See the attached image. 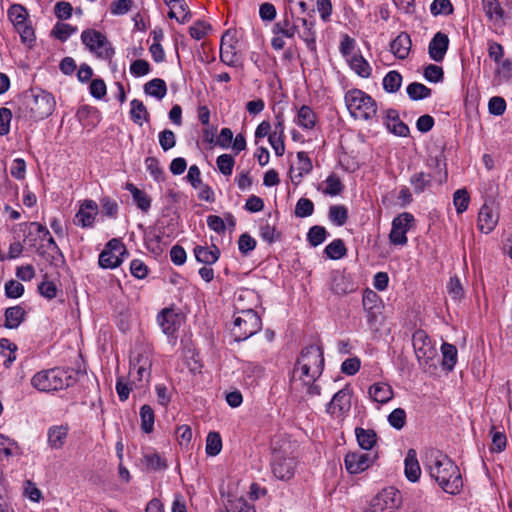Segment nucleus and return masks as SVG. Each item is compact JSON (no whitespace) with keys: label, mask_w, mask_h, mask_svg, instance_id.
<instances>
[{"label":"nucleus","mask_w":512,"mask_h":512,"mask_svg":"<svg viewBox=\"0 0 512 512\" xmlns=\"http://www.w3.org/2000/svg\"><path fill=\"white\" fill-rule=\"evenodd\" d=\"M259 234L262 240L269 244L278 241L281 237V233L276 229V227L269 223H263L260 225Z\"/></svg>","instance_id":"3c124183"},{"label":"nucleus","mask_w":512,"mask_h":512,"mask_svg":"<svg viewBox=\"0 0 512 512\" xmlns=\"http://www.w3.org/2000/svg\"><path fill=\"white\" fill-rule=\"evenodd\" d=\"M194 255L198 262L206 265H212L219 259L220 250L216 246H213L212 248L196 246L194 248Z\"/></svg>","instance_id":"7c9ffc66"},{"label":"nucleus","mask_w":512,"mask_h":512,"mask_svg":"<svg viewBox=\"0 0 512 512\" xmlns=\"http://www.w3.org/2000/svg\"><path fill=\"white\" fill-rule=\"evenodd\" d=\"M21 454V448L16 441L0 434V460H9L10 457Z\"/></svg>","instance_id":"2f4dec72"},{"label":"nucleus","mask_w":512,"mask_h":512,"mask_svg":"<svg viewBox=\"0 0 512 512\" xmlns=\"http://www.w3.org/2000/svg\"><path fill=\"white\" fill-rule=\"evenodd\" d=\"M130 105H131V110H130L131 119L136 124L142 125L143 121L148 120L149 114H148L147 109L142 101H140L138 99H133L131 101Z\"/></svg>","instance_id":"79ce46f5"},{"label":"nucleus","mask_w":512,"mask_h":512,"mask_svg":"<svg viewBox=\"0 0 512 512\" xmlns=\"http://www.w3.org/2000/svg\"><path fill=\"white\" fill-rule=\"evenodd\" d=\"M222 440L218 432H209L206 438V453L209 456H216L221 452Z\"/></svg>","instance_id":"09e8293b"},{"label":"nucleus","mask_w":512,"mask_h":512,"mask_svg":"<svg viewBox=\"0 0 512 512\" xmlns=\"http://www.w3.org/2000/svg\"><path fill=\"white\" fill-rule=\"evenodd\" d=\"M331 290L334 294L343 296L356 290L351 277L340 271H334L331 276Z\"/></svg>","instance_id":"a211bd4d"},{"label":"nucleus","mask_w":512,"mask_h":512,"mask_svg":"<svg viewBox=\"0 0 512 512\" xmlns=\"http://www.w3.org/2000/svg\"><path fill=\"white\" fill-rule=\"evenodd\" d=\"M133 0H114L110 4V12L114 16L127 14L133 7Z\"/></svg>","instance_id":"bf43d9fd"},{"label":"nucleus","mask_w":512,"mask_h":512,"mask_svg":"<svg viewBox=\"0 0 512 512\" xmlns=\"http://www.w3.org/2000/svg\"><path fill=\"white\" fill-rule=\"evenodd\" d=\"M345 105L354 119L370 121L377 114V103L360 89H351L345 93Z\"/></svg>","instance_id":"7ed1b4c3"},{"label":"nucleus","mask_w":512,"mask_h":512,"mask_svg":"<svg viewBox=\"0 0 512 512\" xmlns=\"http://www.w3.org/2000/svg\"><path fill=\"white\" fill-rule=\"evenodd\" d=\"M374 459L375 456L356 451L346 454L344 463L350 474H358L368 469L373 464Z\"/></svg>","instance_id":"4468645a"},{"label":"nucleus","mask_w":512,"mask_h":512,"mask_svg":"<svg viewBox=\"0 0 512 512\" xmlns=\"http://www.w3.org/2000/svg\"><path fill=\"white\" fill-rule=\"evenodd\" d=\"M388 422L393 428L397 430L402 429L406 423L405 410L402 408L394 409L388 416Z\"/></svg>","instance_id":"e2e57ef3"},{"label":"nucleus","mask_w":512,"mask_h":512,"mask_svg":"<svg viewBox=\"0 0 512 512\" xmlns=\"http://www.w3.org/2000/svg\"><path fill=\"white\" fill-rule=\"evenodd\" d=\"M140 418H141V429L145 433H150L153 431L154 427V412L149 405H143L140 409Z\"/></svg>","instance_id":"de8ad7c7"},{"label":"nucleus","mask_w":512,"mask_h":512,"mask_svg":"<svg viewBox=\"0 0 512 512\" xmlns=\"http://www.w3.org/2000/svg\"><path fill=\"white\" fill-rule=\"evenodd\" d=\"M72 376L64 369L51 368L37 372L31 378V385L40 392H54L71 385Z\"/></svg>","instance_id":"20e7f679"},{"label":"nucleus","mask_w":512,"mask_h":512,"mask_svg":"<svg viewBox=\"0 0 512 512\" xmlns=\"http://www.w3.org/2000/svg\"><path fill=\"white\" fill-rule=\"evenodd\" d=\"M324 365L323 350L319 345L304 348L290 377L291 395L296 397L298 392H304L309 397L320 396L321 387L317 380L323 373Z\"/></svg>","instance_id":"f257e3e1"},{"label":"nucleus","mask_w":512,"mask_h":512,"mask_svg":"<svg viewBox=\"0 0 512 512\" xmlns=\"http://www.w3.org/2000/svg\"><path fill=\"white\" fill-rule=\"evenodd\" d=\"M25 311L20 306L9 307L5 311V327L9 329L17 328L23 321Z\"/></svg>","instance_id":"c9c22d12"},{"label":"nucleus","mask_w":512,"mask_h":512,"mask_svg":"<svg viewBox=\"0 0 512 512\" xmlns=\"http://www.w3.org/2000/svg\"><path fill=\"white\" fill-rule=\"evenodd\" d=\"M325 183L326 188L323 192L330 196H336L340 194L344 188L340 178L336 174L329 175Z\"/></svg>","instance_id":"6e6d98bb"},{"label":"nucleus","mask_w":512,"mask_h":512,"mask_svg":"<svg viewBox=\"0 0 512 512\" xmlns=\"http://www.w3.org/2000/svg\"><path fill=\"white\" fill-rule=\"evenodd\" d=\"M8 18L16 28L28 23V12L24 6L20 4H13L8 9Z\"/></svg>","instance_id":"ea45409f"},{"label":"nucleus","mask_w":512,"mask_h":512,"mask_svg":"<svg viewBox=\"0 0 512 512\" xmlns=\"http://www.w3.org/2000/svg\"><path fill=\"white\" fill-rule=\"evenodd\" d=\"M327 238V231L323 226H312L307 234V240L311 246L316 247L322 244Z\"/></svg>","instance_id":"8fccbe9b"},{"label":"nucleus","mask_w":512,"mask_h":512,"mask_svg":"<svg viewBox=\"0 0 512 512\" xmlns=\"http://www.w3.org/2000/svg\"><path fill=\"white\" fill-rule=\"evenodd\" d=\"M368 394L373 401L379 404L388 403L394 396L392 387L385 382L372 384L369 387Z\"/></svg>","instance_id":"5701e85b"},{"label":"nucleus","mask_w":512,"mask_h":512,"mask_svg":"<svg viewBox=\"0 0 512 512\" xmlns=\"http://www.w3.org/2000/svg\"><path fill=\"white\" fill-rule=\"evenodd\" d=\"M261 327V318L254 310H242L234 316L231 334L235 341L240 342L256 334Z\"/></svg>","instance_id":"423d86ee"},{"label":"nucleus","mask_w":512,"mask_h":512,"mask_svg":"<svg viewBox=\"0 0 512 512\" xmlns=\"http://www.w3.org/2000/svg\"><path fill=\"white\" fill-rule=\"evenodd\" d=\"M430 12L433 16L450 15L453 13V6L450 0H434L430 5Z\"/></svg>","instance_id":"5fc2aeb1"},{"label":"nucleus","mask_w":512,"mask_h":512,"mask_svg":"<svg viewBox=\"0 0 512 512\" xmlns=\"http://www.w3.org/2000/svg\"><path fill=\"white\" fill-rule=\"evenodd\" d=\"M385 125L387 129L396 136L406 137L409 134V127L399 119V114L394 109L385 112Z\"/></svg>","instance_id":"aec40b11"},{"label":"nucleus","mask_w":512,"mask_h":512,"mask_svg":"<svg viewBox=\"0 0 512 512\" xmlns=\"http://www.w3.org/2000/svg\"><path fill=\"white\" fill-rule=\"evenodd\" d=\"M68 434L65 426H54L48 430V445L52 449H60L63 447Z\"/></svg>","instance_id":"473e14b6"},{"label":"nucleus","mask_w":512,"mask_h":512,"mask_svg":"<svg viewBox=\"0 0 512 512\" xmlns=\"http://www.w3.org/2000/svg\"><path fill=\"white\" fill-rule=\"evenodd\" d=\"M145 165L147 171L155 181L160 182L164 180V171L160 166V162L157 158L147 157L145 160Z\"/></svg>","instance_id":"603ef678"},{"label":"nucleus","mask_w":512,"mask_h":512,"mask_svg":"<svg viewBox=\"0 0 512 512\" xmlns=\"http://www.w3.org/2000/svg\"><path fill=\"white\" fill-rule=\"evenodd\" d=\"M314 212V204L308 198H300L295 206V215L300 218L311 216Z\"/></svg>","instance_id":"13d9d810"},{"label":"nucleus","mask_w":512,"mask_h":512,"mask_svg":"<svg viewBox=\"0 0 512 512\" xmlns=\"http://www.w3.org/2000/svg\"><path fill=\"white\" fill-rule=\"evenodd\" d=\"M273 34L282 35L286 38H293L298 32V26L293 22V15L286 12L283 19L277 21L272 29Z\"/></svg>","instance_id":"b1692460"},{"label":"nucleus","mask_w":512,"mask_h":512,"mask_svg":"<svg viewBox=\"0 0 512 512\" xmlns=\"http://www.w3.org/2000/svg\"><path fill=\"white\" fill-rule=\"evenodd\" d=\"M216 164H217L219 171L223 175L230 176L233 171L235 160L229 154H222L217 157Z\"/></svg>","instance_id":"4d7b16f0"},{"label":"nucleus","mask_w":512,"mask_h":512,"mask_svg":"<svg viewBox=\"0 0 512 512\" xmlns=\"http://www.w3.org/2000/svg\"><path fill=\"white\" fill-rule=\"evenodd\" d=\"M497 224V216L491 207L483 205L478 214V228L483 233H490Z\"/></svg>","instance_id":"393cba45"},{"label":"nucleus","mask_w":512,"mask_h":512,"mask_svg":"<svg viewBox=\"0 0 512 512\" xmlns=\"http://www.w3.org/2000/svg\"><path fill=\"white\" fill-rule=\"evenodd\" d=\"M405 475L407 479L411 482H416L421 475V469L420 465L418 463V460L416 458V452L413 449H410L407 452L405 461Z\"/></svg>","instance_id":"c756f323"},{"label":"nucleus","mask_w":512,"mask_h":512,"mask_svg":"<svg viewBox=\"0 0 512 512\" xmlns=\"http://www.w3.org/2000/svg\"><path fill=\"white\" fill-rule=\"evenodd\" d=\"M350 68L360 77L368 78L371 75V66L368 61L360 54H354L348 58Z\"/></svg>","instance_id":"72a5a7b5"},{"label":"nucleus","mask_w":512,"mask_h":512,"mask_svg":"<svg viewBox=\"0 0 512 512\" xmlns=\"http://www.w3.org/2000/svg\"><path fill=\"white\" fill-rule=\"evenodd\" d=\"M355 435L359 446L364 450H371L377 442V435L373 429L357 427Z\"/></svg>","instance_id":"f704fd0d"},{"label":"nucleus","mask_w":512,"mask_h":512,"mask_svg":"<svg viewBox=\"0 0 512 512\" xmlns=\"http://www.w3.org/2000/svg\"><path fill=\"white\" fill-rule=\"evenodd\" d=\"M144 463L148 469L160 470L166 468V463L158 453L144 455Z\"/></svg>","instance_id":"69168bd1"},{"label":"nucleus","mask_w":512,"mask_h":512,"mask_svg":"<svg viewBox=\"0 0 512 512\" xmlns=\"http://www.w3.org/2000/svg\"><path fill=\"white\" fill-rule=\"evenodd\" d=\"M98 213V206L93 200H85L76 213L74 223L83 228L92 227Z\"/></svg>","instance_id":"dca6fc26"},{"label":"nucleus","mask_w":512,"mask_h":512,"mask_svg":"<svg viewBox=\"0 0 512 512\" xmlns=\"http://www.w3.org/2000/svg\"><path fill=\"white\" fill-rule=\"evenodd\" d=\"M158 324L166 335H173L181 324V318L173 309H164L158 315Z\"/></svg>","instance_id":"6ab92c4d"},{"label":"nucleus","mask_w":512,"mask_h":512,"mask_svg":"<svg viewBox=\"0 0 512 512\" xmlns=\"http://www.w3.org/2000/svg\"><path fill=\"white\" fill-rule=\"evenodd\" d=\"M482 9L488 20L495 26H501L504 21V10L498 0H481Z\"/></svg>","instance_id":"4be33fe9"},{"label":"nucleus","mask_w":512,"mask_h":512,"mask_svg":"<svg viewBox=\"0 0 512 512\" xmlns=\"http://www.w3.org/2000/svg\"><path fill=\"white\" fill-rule=\"evenodd\" d=\"M329 220L337 226H343L348 219V211L344 205H332L329 208Z\"/></svg>","instance_id":"a18cd8bd"},{"label":"nucleus","mask_w":512,"mask_h":512,"mask_svg":"<svg viewBox=\"0 0 512 512\" xmlns=\"http://www.w3.org/2000/svg\"><path fill=\"white\" fill-rule=\"evenodd\" d=\"M470 197L466 189H458L453 195V203L457 213H463L467 210Z\"/></svg>","instance_id":"864d4df0"},{"label":"nucleus","mask_w":512,"mask_h":512,"mask_svg":"<svg viewBox=\"0 0 512 512\" xmlns=\"http://www.w3.org/2000/svg\"><path fill=\"white\" fill-rule=\"evenodd\" d=\"M295 123L304 130H312L317 123V116L312 108L302 105L297 112Z\"/></svg>","instance_id":"bb28decb"},{"label":"nucleus","mask_w":512,"mask_h":512,"mask_svg":"<svg viewBox=\"0 0 512 512\" xmlns=\"http://www.w3.org/2000/svg\"><path fill=\"white\" fill-rule=\"evenodd\" d=\"M164 2L170 7L169 18L182 24L190 19L188 7L183 0H164Z\"/></svg>","instance_id":"a878e982"},{"label":"nucleus","mask_w":512,"mask_h":512,"mask_svg":"<svg viewBox=\"0 0 512 512\" xmlns=\"http://www.w3.org/2000/svg\"><path fill=\"white\" fill-rule=\"evenodd\" d=\"M409 182L414 190V193L421 194L428 187H430L432 182V176L431 174L426 172H418L410 177Z\"/></svg>","instance_id":"58836bf2"},{"label":"nucleus","mask_w":512,"mask_h":512,"mask_svg":"<svg viewBox=\"0 0 512 512\" xmlns=\"http://www.w3.org/2000/svg\"><path fill=\"white\" fill-rule=\"evenodd\" d=\"M130 366L151 368V350L149 347L136 348L131 355Z\"/></svg>","instance_id":"e433bc0d"},{"label":"nucleus","mask_w":512,"mask_h":512,"mask_svg":"<svg viewBox=\"0 0 512 512\" xmlns=\"http://www.w3.org/2000/svg\"><path fill=\"white\" fill-rule=\"evenodd\" d=\"M406 91L409 98L414 101L428 98L431 95V89L419 82L409 84Z\"/></svg>","instance_id":"c03bdc74"},{"label":"nucleus","mask_w":512,"mask_h":512,"mask_svg":"<svg viewBox=\"0 0 512 512\" xmlns=\"http://www.w3.org/2000/svg\"><path fill=\"white\" fill-rule=\"evenodd\" d=\"M347 249L341 239H334L324 250L326 256L333 260H338L346 255Z\"/></svg>","instance_id":"37998d69"},{"label":"nucleus","mask_w":512,"mask_h":512,"mask_svg":"<svg viewBox=\"0 0 512 512\" xmlns=\"http://www.w3.org/2000/svg\"><path fill=\"white\" fill-rule=\"evenodd\" d=\"M236 38L234 33L227 31L221 38L220 60L227 66L235 67L238 56L235 50Z\"/></svg>","instance_id":"2eb2a0df"},{"label":"nucleus","mask_w":512,"mask_h":512,"mask_svg":"<svg viewBox=\"0 0 512 512\" xmlns=\"http://www.w3.org/2000/svg\"><path fill=\"white\" fill-rule=\"evenodd\" d=\"M413 221L410 213L404 212L393 219L392 228L389 234L390 242L394 245H405L407 243L406 233L409 229L408 225Z\"/></svg>","instance_id":"ddd939ff"},{"label":"nucleus","mask_w":512,"mask_h":512,"mask_svg":"<svg viewBox=\"0 0 512 512\" xmlns=\"http://www.w3.org/2000/svg\"><path fill=\"white\" fill-rule=\"evenodd\" d=\"M47 248L51 252L46 253L39 248L37 251L38 254L44 257L46 261L53 266H60L64 263V256L52 236H49Z\"/></svg>","instance_id":"c85d7f7f"},{"label":"nucleus","mask_w":512,"mask_h":512,"mask_svg":"<svg viewBox=\"0 0 512 512\" xmlns=\"http://www.w3.org/2000/svg\"><path fill=\"white\" fill-rule=\"evenodd\" d=\"M447 292L453 300H460L464 297V289L460 279L457 276L450 278L447 284Z\"/></svg>","instance_id":"680f3d73"},{"label":"nucleus","mask_w":512,"mask_h":512,"mask_svg":"<svg viewBox=\"0 0 512 512\" xmlns=\"http://www.w3.org/2000/svg\"><path fill=\"white\" fill-rule=\"evenodd\" d=\"M129 377L132 379L133 383L136 381L148 382L150 377V368L141 367V366H130Z\"/></svg>","instance_id":"774afa93"},{"label":"nucleus","mask_w":512,"mask_h":512,"mask_svg":"<svg viewBox=\"0 0 512 512\" xmlns=\"http://www.w3.org/2000/svg\"><path fill=\"white\" fill-rule=\"evenodd\" d=\"M423 465L444 492L451 495L460 493L463 487L460 470L447 455L438 449L428 448L424 453Z\"/></svg>","instance_id":"f03ea898"},{"label":"nucleus","mask_w":512,"mask_h":512,"mask_svg":"<svg viewBox=\"0 0 512 512\" xmlns=\"http://www.w3.org/2000/svg\"><path fill=\"white\" fill-rule=\"evenodd\" d=\"M297 461L293 457H287L281 452L275 451L271 462L273 475L281 481H289L294 477Z\"/></svg>","instance_id":"f8f14e48"},{"label":"nucleus","mask_w":512,"mask_h":512,"mask_svg":"<svg viewBox=\"0 0 512 512\" xmlns=\"http://www.w3.org/2000/svg\"><path fill=\"white\" fill-rule=\"evenodd\" d=\"M81 41L86 48L98 58L108 60L114 55V49L107 37L95 29H86L81 34Z\"/></svg>","instance_id":"0eeeda50"},{"label":"nucleus","mask_w":512,"mask_h":512,"mask_svg":"<svg viewBox=\"0 0 512 512\" xmlns=\"http://www.w3.org/2000/svg\"><path fill=\"white\" fill-rule=\"evenodd\" d=\"M356 47V41L354 38L350 37L348 34H344L341 37L339 51L340 53L348 60L354 52Z\"/></svg>","instance_id":"0e129e2a"},{"label":"nucleus","mask_w":512,"mask_h":512,"mask_svg":"<svg viewBox=\"0 0 512 512\" xmlns=\"http://www.w3.org/2000/svg\"><path fill=\"white\" fill-rule=\"evenodd\" d=\"M298 20L301 21L303 26V30L297 32L299 37L305 42L311 52H316V32L314 30V23L306 18H299Z\"/></svg>","instance_id":"cd10ccee"},{"label":"nucleus","mask_w":512,"mask_h":512,"mask_svg":"<svg viewBox=\"0 0 512 512\" xmlns=\"http://www.w3.org/2000/svg\"><path fill=\"white\" fill-rule=\"evenodd\" d=\"M24 104L34 120H42L49 117L56 106L53 95L41 89H32L24 97Z\"/></svg>","instance_id":"39448f33"},{"label":"nucleus","mask_w":512,"mask_h":512,"mask_svg":"<svg viewBox=\"0 0 512 512\" xmlns=\"http://www.w3.org/2000/svg\"><path fill=\"white\" fill-rule=\"evenodd\" d=\"M449 47V38L445 33L437 32L428 46V53L435 62L443 61Z\"/></svg>","instance_id":"f3484780"},{"label":"nucleus","mask_w":512,"mask_h":512,"mask_svg":"<svg viewBox=\"0 0 512 512\" xmlns=\"http://www.w3.org/2000/svg\"><path fill=\"white\" fill-rule=\"evenodd\" d=\"M352 391L348 385L334 394L326 406V412L333 418H344L351 409Z\"/></svg>","instance_id":"9b49d317"},{"label":"nucleus","mask_w":512,"mask_h":512,"mask_svg":"<svg viewBox=\"0 0 512 512\" xmlns=\"http://www.w3.org/2000/svg\"><path fill=\"white\" fill-rule=\"evenodd\" d=\"M412 344L420 365L428 364L437 356V350L424 330L418 329L413 333Z\"/></svg>","instance_id":"9d476101"},{"label":"nucleus","mask_w":512,"mask_h":512,"mask_svg":"<svg viewBox=\"0 0 512 512\" xmlns=\"http://www.w3.org/2000/svg\"><path fill=\"white\" fill-rule=\"evenodd\" d=\"M126 254V247L121 240L113 238L100 253L98 259L99 266L104 269H114L121 265Z\"/></svg>","instance_id":"1a4fd4ad"},{"label":"nucleus","mask_w":512,"mask_h":512,"mask_svg":"<svg viewBox=\"0 0 512 512\" xmlns=\"http://www.w3.org/2000/svg\"><path fill=\"white\" fill-rule=\"evenodd\" d=\"M144 91L147 95L161 100L167 94V86L164 80L160 78H154L144 85Z\"/></svg>","instance_id":"4c0bfd02"},{"label":"nucleus","mask_w":512,"mask_h":512,"mask_svg":"<svg viewBox=\"0 0 512 512\" xmlns=\"http://www.w3.org/2000/svg\"><path fill=\"white\" fill-rule=\"evenodd\" d=\"M442 366L448 371L453 370L457 363V349L454 345L444 342L441 346Z\"/></svg>","instance_id":"a19ab883"},{"label":"nucleus","mask_w":512,"mask_h":512,"mask_svg":"<svg viewBox=\"0 0 512 512\" xmlns=\"http://www.w3.org/2000/svg\"><path fill=\"white\" fill-rule=\"evenodd\" d=\"M77 28L67 23H57L53 28V35L60 41H66L72 34L76 32Z\"/></svg>","instance_id":"052dcab7"},{"label":"nucleus","mask_w":512,"mask_h":512,"mask_svg":"<svg viewBox=\"0 0 512 512\" xmlns=\"http://www.w3.org/2000/svg\"><path fill=\"white\" fill-rule=\"evenodd\" d=\"M412 46L410 35L406 32H401L390 44V50L393 55L404 60L408 57Z\"/></svg>","instance_id":"412c9836"},{"label":"nucleus","mask_w":512,"mask_h":512,"mask_svg":"<svg viewBox=\"0 0 512 512\" xmlns=\"http://www.w3.org/2000/svg\"><path fill=\"white\" fill-rule=\"evenodd\" d=\"M402 83V76L397 71H389L383 79V88L389 93H395L399 90Z\"/></svg>","instance_id":"49530a36"},{"label":"nucleus","mask_w":512,"mask_h":512,"mask_svg":"<svg viewBox=\"0 0 512 512\" xmlns=\"http://www.w3.org/2000/svg\"><path fill=\"white\" fill-rule=\"evenodd\" d=\"M402 503L400 492L394 487H388L379 492L365 512H395Z\"/></svg>","instance_id":"6e6552de"},{"label":"nucleus","mask_w":512,"mask_h":512,"mask_svg":"<svg viewBox=\"0 0 512 512\" xmlns=\"http://www.w3.org/2000/svg\"><path fill=\"white\" fill-rule=\"evenodd\" d=\"M159 144L164 151L172 149L176 145V137L172 130L165 129L159 133Z\"/></svg>","instance_id":"338daca9"}]
</instances>
